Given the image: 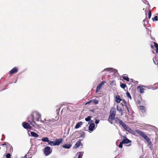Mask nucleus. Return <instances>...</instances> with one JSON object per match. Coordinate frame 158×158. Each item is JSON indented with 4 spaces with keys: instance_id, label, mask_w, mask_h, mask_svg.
Masks as SVG:
<instances>
[{
    "instance_id": "obj_1",
    "label": "nucleus",
    "mask_w": 158,
    "mask_h": 158,
    "mask_svg": "<svg viewBox=\"0 0 158 158\" xmlns=\"http://www.w3.org/2000/svg\"><path fill=\"white\" fill-rule=\"evenodd\" d=\"M41 115L39 113L36 111H34L32 112L31 115L29 117V119L36 120V121L39 122L41 120Z\"/></svg>"
},
{
    "instance_id": "obj_2",
    "label": "nucleus",
    "mask_w": 158,
    "mask_h": 158,
    "mask_svg": "<svg viewBox=\"0 0 158 158\" xmlns=\"http://www.w3.org/2000/svg\"><path fill=\"white\" fill-rule=\"evenodd\" d=\"M135 131L139 135L143 138L149 144L151 143V142L148 137L142 131L136 129L135 130Z\"/></svg>"
},
{
    "instance_id": "obj_3",
    "label": "nucleus",
    "mask_w": 158,
    "mask_h": 158,
    "mask_svg": "<svg viewBox=\"0 0 158 158\" xmlns=\"http://www.w3.org/2000/svg\"><path fill=\"white\" fill-rule=\"evenodd\" d=\"M116 109L114 108H113L110 111V115L108 118V121L111 124H112V122H110V120L111 118H114L116 115Z\"/></svg>"
},
{
    "instance_id": "obj_4",
    "label": "nucleus",
    "mask_w": 158,
    "mask_h": 158,
    "mask_svg": "<svg viewBox=\"0 0 158 158\" xmlns=\"http://www.w3.org/2000/svg\"><path fill=\"white\" fill-rule=\"evenodd\" d=\"M44 154L46 156H48L52 152V150L49 146H46L43 149Z\"/></svg>"
},
{
    "instance_id": "obj_5",
    "label": "nucleus",
    "mask_w": 158,
    "mask_h": 158,
    "mask_svg": "<svg viewBox=\"0 0 158 158\" xmlns=\"http://www.w3.org/2000/svg\"><path fill=\"white\" fill-rule=\"evenodd\" d=\"M148 88V87L146 86L142 85L141 86H139L137 88L138 91L141 94L144 93V90H145L144 88Z\"/></svg>"
},
{
    "instance_id": "obj_6",
    "label": "nucleus",
    "mask_w": 158,
    "mask_h": 158,
    "mask_svg": "<svg viewBox=\"0 0 158 158\" xmlns=\"http://www.w3.org/2000/svg\"><path fill=\"white\" fill-rule=\"evenodd\" d=\"M105 83V81H102L98 85L96 88V93H97L99 91L101 87Z\"/></svg>"
},
{
    "instance_id": "obj_7",
    "label": "nucleus",
    "mask_w": 158,
    "mask_h": 158,
    "mask_svg": "<svg viewBox=\"0 0 158 158\" xmlns=\"http://www.w3.org/2000/svg\"><path fill=\"white\" fill-rule=\"evenodd\" d=\"M113 120H114L116 122H118L121 126L123 123L121 120L117 117H114V118H111L110 120V122H111Z\"/></svg>"
},
{
    "instance_id": "obj_8",
    "label": "nucleus",
    "mask_w": 158,
    "mask_h": 158,
    "mask_svg": "<svg viewBox=\"0 0 158 158\" xmlns=\"http://www.w3.org/2000/svg\"><path fill=\"white\" fill-rule=\"evenodd\" d=\"M62 138L56 139L55 140V146H58L62 143L63 141Z\"/></svg>"
},
{
    "instance_id": "obj_9",
    "label": "nucleus",
    "mask_w": 158,
    "mask_h": 158,
    "mask_svg": "<svg viewBox=\"0 0 158 158\" xmlns=\"http://www.w3.org/2000/svg\"><path fill=\"white\" fill-rule=\"evenodd\" d=\"M22 125L23 127L25 129H30L31 128V127L28 123L26 122H23L22 123Z\"/></svg>"
},
{
    "instance_id": "obj_10",
    "label": "nucleus",
    "mask_w": 158,
    "mask_h": 158,
    "mask_svg": "<svg viewBox=\"0 0 158 158\" xmlns=\"http://www.w3.org/2000/svg\"><path fill=\"white\" fill-rule=\"evenodd\" d=\"M122 141L124 144H127L131 142V141L127 139L126 136H123V139Z\"/></svg>"
},
{
    "instance_id": "obj_11",
    "label": "nucleus",
    "mask_w": 158,
    "mask_h": 158,
    "mask_svg": "<svg viewBox=\"0 0 158 158\" xmlns=\"http://www.w3.org/2000/svg\"><path fill=\"white\" fill-rule=\"evenodd\" d=\"M111 71H114L115 72H117V70L116 69L111 68H108L105 69L102 71V72L104 71L109 72Z\"/></svg>"
},
{
    "instance_id": "obj_12",
    "label": "nucleus",
    "mask_w": 158,
    "mask_h": 158,
    "mask_svg": "<svg viewBox=\"0 0 158 158\" xmlns=\"http://www.w3.org/2000/svg\"><path fill=\"white\" fill-rule=\"evenodd\" d=\"M18 71V69L16 67H14L9 72V74L11 75L13 73H16Z\"/></svg>"
},
{
    "instance_id": "obj_13",
    "label": "nucleus",
    "mask_w": 158,
    "mask_h": 158,
    "mask_svg": "<svg viewBox=\"0 0 158 158\" xmlns=\"http://www.w3.org/2000/svg\"><path fill=\"white\" fill-rule=\"evenodd\" d=\"M95 125L94 123H90L89 127V130L90 131H94L95 128Z\"/></svg>"
},
{
    "instance_id": "obj_14",
    "label": "nucleus",
    "mask_w": 158,
    "mask_h": 158,
    "mask_svg": "<svg viewBox=\"0 0 158 158\" xmlns=\"http://www.w3.org/2000/svg\"><path fill=\"white\" fill-rule=\"evenodd\" d=\"M123 107V104L121 103L119 106L117 105V111L120 112L123 111L122 108Z\"/></svg>"
},
{
    "instance_id": "obj_15",
    "label": "nucleus",
    "mask_w": 158,
    "mask_h": 158,
    "mask_svg": "<svg viewBox=\"0 0 158 158\" xmlns=\"http://www.w3.org/2000/svg\"><path fill=\"white\" fill-rule=\"evenodd\" d=\"M121 126L125 129V130L126 131H128L129 129L130 128L128 126H127L126 124L124 123L121 125Z\"/></svg>"
},
{
    "instance_id": "obj_16",
    "label": "nucleus",
    "mask_w": 158,
    "mask_h": 158,
    "mask_svg": "<svg viewBox=\"0 0 158 158\" xmlns=\"http://www.w3.org/2000/svg\"><path fill=\"white\" fill-rule=\"evenodd\" d=\"M72 146V145L70 144H63L62 147L63 148L66 149H69Z\"/></svg>"
},
{
    "instance_id": "obj_17",
    "label": "nucleus",
    "mask_w": 158,
    "mask_h": 158,
    "mask_svg": "<svg viewBox=\"0 0 158 158\" xmlns=\"http://www.w3.org/2000/svg\"><path fill=\"white\" fill-rule=\"evenodd\" d=\"M83 123L82 122H80L77 123L76 125L75 126V128L76 129H77L80 127L82 125Z\"/></svg>"
},
{
    "instance_id": "obj_18",
    "label": "nucleus",
    "mask_w": 158,
    "mask_h": 158,
    "mask_svg": "<svg viewBox=\"0 0 158 158\" xmlns=\"http://www.w3.org/2000/svg\"><path fill=\"white\" fill-rule=\"evenodd\" d=\"M82 139L81 140H79V141H78L77 143H76L75 145L74 146V147L75 148H77L79 147L81 144V141Z\"/></svg>"
},
{
    "instance_id": "obj_19",
    "label": "nucleus",
    "mask_w": 158,
    "mask_h": 158,
    "mask_svg": "<svg viewBox=\"0 0 158 158\" xmlns=\"http://www.w3.org/2000/svg\"><path fill=\"white\" fill-rule=\"evenodd\" d=\"M139 109L143 113H145L146 112V110L144 106H139Z\"/></svg>"
},
{
    "instance_id": "obj_20",
    "label": "nucleus",
    "mask_w": 158,
    "mask_h": 158,
    "mask_svg": "<svg viewBox=\"0 0 158 158\" xmlns=\"http://www.w3.org/2000/svg\"><path fill=\"white\" fill-rule=\"evenodd\" d=\"M122 100V99L120 98L119 96L118 95L115 97V101L117 103H120V102Z\"/></svg>"
},
{
    "instance_id": "obj_21",
    "label": "nucleus",
    "mask_w": 158,
    "mask_h": 158,
    "mask_svg": "<svg viewBox=\"0 0 158 158\" xmlns=\"http://www.w3.org/2000/svg\"><path fill=\"white\" fill-rule=\"evenodd\" d=\"M29 122L30 123V124L33 126H35V120L29 119Z\"/></svg>"
},
{
    "instance_id": "obj_22",
    "label": "nucleus",
    "mask_w": 158,
    "mask_h": 158,
    "mask_svg": "<svg viewBox=\"0 0 158 158\" xmlns=\"http://www.w3.org/2000/svg\"><path fill=\"white\" fill-rule=\"evenodd\" d=\"M31 135L33 137H38V135L36 133L33 131H31Z\"/></svg>"
},
{
    "instance_id": "obj_23",
    "label": "nucleus",
    "mask_w": 158,
    "mask_h": 158,
    "mask_svg": "<svg viewBox=\"0 0 158 158\" xmlns=\"http://www.w3.org/2000/svg\"><path fill=\"white\" fill-rule=\"evenodd\" d=\"M92 117L89 116H88L87 118H85V120L86 122L90 121V122H93V121L91 120Z\"/></svg>"
},
{
    "instance_id": "obj_24",
    "label": "nucleus",
    "mask_w": 158,
    "mask_h": 158,
    "mask_svg": "<svg viewBox=\"0 0 158 158\" xmlns=\"http://www.w3.org/2000/svg\"><path fill=\"white\" fill-rule=\"evenodd\" d=\"M41 140L43 142H47L48 143L49 140V139L47 137H45L42 138L41 139Z\"/></svg>"
},
{
    "instance_id": "obj_25",
    "label": "nucleus",
    "mask_w": 158,
    "mask_h": 158,
    "mask_svg": "<svg viewBox=\"0 0 158 158\" xmlns=\"http://www.w3.org/2000/svg\"><path fill=\"white\" fill-rule=\"evenodd\" d=\"M48 144L50 146H55V141H52L49 140L48 142Z\"/></svg>"
},
{
    "instance_id": "obj_26",
    "label": "nucleus",
    "mask_w": 158,
    "mask_h": 158,
    "mask_svg": "<svg viewBox=\"0 0 158 158\" xmlns=\"http://www.w3.org/2000/svg\"><path fill=\"white\" fill-rule=\"evenodd\" d=\"M85 137V133L84 132L82 131L80 133V136L79 137L82 138L83 139Z\"/></svg>"
},
{
    "instance_id": "obj_27",
    "label": "nucleus",
    "mask_w": 158,
    "mask_h": 158,
    "mask_svg": "<svg viewBox=\"0 0 158 158\" xmlns=\"http://www.w3.org/2000/svg\"><path fill=\"white\" fill-rule=\"evenodd\" d=\"M153 60L154 63L155 64H158V60L156 59V58L155 57L153 58Z\"/></svg>"
},
{
    "instance_id": "obj_28",
    "label": "nucleus",
    "mask_w": 158,
    "mask_h": 158,
    "mask_svg": "<svg viewBox=\"0 0 158 158\" xmlns=\"http://www.w3.org/2000/svg\"><path fill=\"white\" fill-rule=\"evenodd\" d=\"M123 79L127 81H129V79L127 76H124L123 77Z\"/></svg>"
},
{
    "instance_id": "obj_29",
    "label": "nucleus",
    "mask_w": 158,
    "mask_h": 158,
    "mask_svg": "<svg viewBox=\"0 0 158 158\" xmlns=\"http://www.w3.org/2000/svg\"><path fill=\"white\" fill-rule=\"evenodd\" d=\"M126 86H127L125 84L121 83L120 84V86L123 89H124Z\"/></svg>"
},
{
    "instance_id": "obj_30",
    "label": "nucleus",
    "mask_w": 158,
    "mask_h": 158,
    "mask_svg": "<svg viewBox=\"0 0 158 158\" xmlns=\"http://www.w3.org/2000/svg\"><path fill=\"white\" fill-rule=\"evenodd\" d=\"M93 102H94V105H97L98 103V101L97 100L93 99Z\"/></svg>"
},
{
    "instance_id": "obj_31",
    "label": "nucleus",
    "mask_w": 158,
    "mask_h": 158,
    "mask_svg": "<svg viewBox=\"0 0 158 158\" xmlns=\"http://www.w3.org/2000/svg\"><path fill=\"white\" fill-rule=\"evenodd\" d=\"M128 132L134 135V131L133 130H132L130 128L129 129Z\"/></svg>"
},
{
    "instance_id": "obj_32",
    "label": "nucleus",
    "mask_w": 158,
    "mask_h": 158,
    "mask_svg": "<svg viewBox=\"0 0 158 158\" xmlns=\"http://www.w3.org/2000/svg\"><path fill=\"white\" fill-rule=\"evenodd\" d=\"M81 152H78L77 153L79 154V155L78 156V157L77 158H81L82 156H83V154H81Z\"/></svg>"
},
{
    "instance_id": "obj_33",
    "label": "nucleus",
    "mask_w": 158,
    "mask_h": 158,
    "mask_svg": "<svg viewBox=\"0 0 158 158\" xmlns=\"http://www.w3.org/2000/svg\"><path fill=\"white\" fill-rule=\"evenodd\" d=\"M126 94L127 96L130 99H131V97L130 95V94L128 92H126Z\"/></svg>"
},
{
    "instance_id": "obj_34",
    "label": "nucleus",
    "mask_w": 158,
    "mask_h": 158,
    "mask_svg": "<svg viewBox=\"0 0 158 158\" xmlns=\"http://www.w3.org/2000/svg\"><path fill=\"white\" fill-rule=\"evenodd\" d=\"M11 155L10 153H8L6 154V158H11Z\"/></svg>"
},
{
    "instance_id": "obj_35",
    "label": "nucleus",
    "mask_w": 158,
    "mask_h": 158,
    "mask_svg": "<svg viewBox=\"0 0 158 158\" xmlns=\"http://www.w3.org/2000/svg\"><path fill=\"white\" fill-rule=\"evenodd\" d=\"M152 19L153 21L154 20L157 21L158 20V17L156 16H155L154 18H152Z\"/></svg>"
},
{
    "instance_id": "obj_36",
    "label": "nucleus",
    "mask_w": 158,
    "mask_h": 158,
    "mask_svg": "<svg viewBox=\"0 0 158 158\" xmlns=\"http://www.w3.org/2000/svg\"><path fill=\"white\" fill-rule=\"evenodd\" d=\"M124 143H123V142L122 141H121V142H120V144H119V145H118V147L120 148H123V144Z\"/></svg>"
},
{
    "instance_id": "obj_37",
    "label": "nucleus",
    "mask_w": 158,
    "mask_h": 158,
    "mask_svg": "<svg viewBox=\"0 0 158 158\" xmlns=\"http://www.w3.org/2000/svg\"><path fill=\"white\" fill-rule=\"evenodd\" d=\"M123 101L124 104L125 105V106L127 108V110L128 112H129V109L128 108V107L127 105L126 102V101H125L124 100H123Z\"/></svg>"
},
{
    "instance_id": "obj_38",
    "label": "nucleus",
    "mask_w": 158,
    "mask_h": 158,
    "mask_svg": "<svg viewBox=\"0 0 158 158\" xmlns=\"http://www.w3.org/2000/svg\"><path fill=\"white\" fill-rule=\"evenodd\" d=\"M152 13L150 10L148 11V18L150 19Z\"/></svg>"
},
{
    "instance_id": "obj_39",
    "label": "nucleus",
    "mask_w": 158,
    "mask_h": 158,
    "mask_svg": "<svg viewBox=\"0 0 158 158\" xmlns=\"http://www.w3.org/2000/svg\"><path fill=\"white\" fill-rule=\"evenodd\" d=\"M99 122H100L99 120H98V119L97 120L96 119H95V123L96 124H98L99 123Z\"/></svg>"
},
{
    "instance_id": "obj_40",
    "label": "nucleus",
    "mask_w": 158,
    "mask_h": 158,
    "mask_svg": "<svg viewBox=\"0 0 158 158\" xmlns=\"http://www.w3.org/2000/svg\"><path fill=\"white\" fill-rule=\"evenodd\" d=\"M93 99H92V100H90L89 101V102H87V103L85 104L86 105V104H89V103H91V102H93Z\"/></svg>"
},
{
    "instance_id": "obj_41",
    "label": "nucleus",
    "mask_w": 158,
    "mask_h": 158,
    "mask_svg": "<svg viewBox=\"0 0 158 158\" xmlns=\"http://www.w3.org/2000/svg\"><path fill=\"white\" fill-rule=\"evenodd\" d=\"M2 136L4 138H3V139H1V141H2L4 140V139H5V136L4 135H2Z\"/></svg>"
},
{
    "instance_id": "obj_42",
    "label": "nucleus",
    "mask_w": 158,
    "mask_h": 158,
    "mask_svg": "<svg viewBox=\"0 0 158 158\" xmlns=\"http://www.w3.org/2000/svg\"><path fill=\"white\" fill-rule=\"evenodd\" d=\"M60 108H58L57 109L56 111H57L58 112L60 111Z\"/></svg>"
},
{
    "instance_id": "obj_43",
    "label": "nucleus",
    "mask_w": 158,
    "mask_h": 158,
    "mask_svg": "<svg viewBox=\"0 0 158 158\" xmlns=\"http://www.w3.org/2000/svg\"><path fill=\"white\" fill-rule=\"evenodd\" d=\"M144 3L145 4H147V5H149V4L148 2V1H146L145 2H144Z\"/></svg>"
},
{
    "instance_id": "obj_44",
    "label": "nucleus",
    "mask_w": 158,
    "mask_h": 158,
    "mask_svg": "<svg viewBox=\"0 0 158 158\" xmlns=\"http://www.w3.org/2000/svg\"><path fill=\"white\" fill-rule=\"evenodd\" d=\"M120 112H121V116L123 115L124 114L123 113V110L122 111H120Z\"/></svg>"
},
{
    "instance_id": "obj_45",
    "label": "nucleus",
    "mask_w": 158,
    "mask_h": 158,
    "mask_svg": "<svg viewBox=\"0 0 158 158\" xmlns=\"http://www.w3.org/2000/svg\"><path fill=\"white\" fill-rule=\"evenodd\" d=\"M2 145H3V146H4V145H5V146H7V144L6 143H4V144H2Z\"/></svg>"
},
{
    "instance_id": "obj_46",
    "label": "nucleus",
    "mask_w": 158,
    "mask_h": 158,
    "mask_svg": "<svg viewBox=\"0 0 158 158\" xmlns=\"http://www.w3.org/2000/svg\"><path fill=\"white\" fill-rule=\"evenodd\" d=\"M27 158V155H25L23 157V158Z\"/></svg>"
},
{
    "instance_id": "obj_47",
    "label": "nucleus",
    "mask_w": 158,
    "mask_h": 158,
    "mask_svg": "<svg viewBox=\"0 0 158 158\" xmlns=\"http://www.w3.org/2000/svg\"><path fill=\"white\" fill-rule=\"evenodd\" d=\"M151 47L152 48H153V45H151Z\"/></svg>"
},
{
    "instance_id": "obj_48",
    "label": "nucleus",
    "mask_w": 158,
    "mask_h": 158,
    "mask_svg": "<svg viewBox=\"0 0 158 158\" xmlns=\"http://www.w3.org/2000/svg\"><path fill=\"white\" fill-rule=\"evenodd\" d=\"M17 81H15V82H14V83H16L17 82Z\"/></svg>"
},
{
    "instance_id": "obj_49",
    "label": "nucleus",
    "mask_w": 158,
    "mask_h": 158,
    "mask_svg": "<svg viewBox=\"0 0 158 158\" xmlns=\"http://www.w3.org/2000/svg\"><path fill=\"white\" fill-rule=\"evenodd\" d=\"M128 145L129 146H131V144H129Z\"/></svg>"
},
{
    "instance_id": "obj_50",
    "label": "nucleus",
    "mask_w": 158,
    "mask_h": 158,
    "mask_svg": "<svg viewBox=\"0 0 158 158\" xmlns=\"http://www.w3.org/2000/svg\"><path fill=\"white\" fill-rule=\"evenodd\" d=\"M132 80V82H133V79H131Z\"/></svg>"
},
{
    "instance_id": "obj_51",
    "label": "nucleus",
    "mask_w": 158,
    "mask_h": 158,
    "mask_svg": "<svg viewBox=\"0 0 158 158\" xmlns=\"http://www.w3.org/2000/svg\"><path fill=\"white\" fill-rule=\"evenodd\" d=\"M143 21H145V20H144Z\"/></svg>"
},
{
    "instance_id": "obj_52",
    "label": "nucleus",
    "mask_w": 158,
    "mask_h": 158,
    "mask_svg": "<svg viewBox=\"0 0 158 158\" xmlns=\"http://www.w3.org/2000/svg\"><path fill=\"white\" fill-rule=\"evenodd\" d=\"M30 158H31V157Z\"/></svg>"
}]
</instances>
